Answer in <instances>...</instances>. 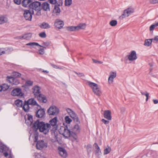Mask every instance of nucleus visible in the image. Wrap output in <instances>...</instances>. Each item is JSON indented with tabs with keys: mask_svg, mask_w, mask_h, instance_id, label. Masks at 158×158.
<instances>
[{
	"mask_svg": "<svg viewBox=\"0 0 158 158\" xmlns=\"http://www.w3.org/2000/svg\"><path fill=\"white\" fill-rule=\"evenodd\" d=\"M134 11V9L133 8L129 7L124 11L123 14L119 17V18L121 19H123L132 14Z\"/></svg>",
	"mask_w": 158,
	"mask_h": 158,
	"instance_id": "obj_4",
	"label": "nucleus"
},
{
	"mask_svg": "<svg viewBox=\"0 0 158 158\" xmlns=\"http://www.w3.org/2000/svg\"><path fill=\"white\" fill-rule=\"evenodd\" d=\"M76 26H70L67 27L66 29L69 31H77Z\"/></svg>",
	"mask_w": 158,
	"mask_h": 158,
	"instance_id": "obj_35",
	"label": "nucleus"
},
{
	"mask_svg": "<svg viewBox=\"0 0 158 158\" xmlns=\"http://www.w3.org/2000/svg\"><path fill=\"white\" fill-rule=\"evenodd\" d=\"M33 127L35 130H39V131L43 134H47L50 129V124L44 122L37 120L33 124Z\"/></svg>",
	"mask_w": 158,
	"mask_h": 158,
	"instance_id": "obj_1",
	"label": "nucleus"
},
{
	"mask_svg": "<svg viewBox=\"0 0 158 158\" xmlns=\"http://www.w3.org/2000/svg\"><path fill=\"white\" fill-rule=\"evenodd\" d=\"M8 19L5 16H1L0 17V23L1 24L7 22Z\"/></svg>",
	"mask_w": 158,
	"mask_h": 158,
	"instance_id": "obj_29",
	"label": "nucleus"
},
{
	"mask_svg": "<svg viewBox=\"0 0 158 158\" xmlns=\"http://www.w3.org/2000/svg\"><path fill=\"white\" fill-rule=\"evenodd\" d=\"M58 152L60 155L63 158L67 157L68 154L65 149L61 147H59L58 148Z\"/></svg>",
	"mask_w": 158,
	"mask_h": 158,
	"instance_id": "obj_10",
	"label": "nucleus"
},
{
	"mask_svg": "<svg viewBox=\"0 0 158 158\" xmlns=\"http://www.w3.org/2000/svg\"><path fill=\"white\" fill-rule=\"evenodd\" d=\"M55 25L57 27L60 28L64 25L63 22L60 20H57L55 23Z\"/></svg>",
	"mask_w": 158,
	"mask_h": 158,
	"instance_id": "obj_21",
	"label": "nucleus"
},
{
	"mask_svg": "<svg viewBox=\"0 0 158 158\" xmlns=\"http://www.w3.org/2000/svg\"><path fill=\"white\" fill-rule=\"evenodd\" d=\"M72 0H65L64 5L67 7L70 6L72 4Z\"/></svg>",
	"mask_w": 158,
	"mask_h": 158,
	"instance_id": "obj_36",
	"label": "nucleus"
},
{
	"mask_svg": "<svg viewBox=\"0 0 158 158\" xmlns=\"http://www.w3.org/2000/svg\"><path fill=\"white\" fill-rule=\"evenodd\" d=\"M59 111L58 108L54 106H52L48 109L47 112L49 115H55L58 114Z\"/></svg>",
	"mask_w": 158,
	"mask_h": 158,
	"instance_id": "obj_5",
	"label": "nucleus"
},
{
	"mask_svg": "<svg viewBox=\"0 0 158 158\" xmlns=\"http://www.w3.org/2000/svg\"><path fill=\"white\" fill-rule=\"evenodd\" d=\"M94 146L95 148V152L96 155L97 156L101 155V152L100 151L99 147L98 146L97 144L95 143L94 144Z\"/></svg>",
	"mask_w": 158,
	"mask_h": 158,
	"instance_id": "obj_22",
	"label": "nucleus"
},
{
	"mask_svg": "<svg viewBox=\"0 0 158 158\" xmlns=\"http://www.w3.org/2000/svg\"><path fill=\"white\" fill-rule=\"evenodd\" d=\"M45 114V111L44 109L39 110L36 113V116L39 118L43 117Z\"/></svg>",
	"mask_w": 158,
	"mask_h": 158,
	"instance_id": "obj_19",
	"label": "nucleus"
},
{
	"mask_svg": "<svg viewBox=\"0 0 158 158\" xmlns=\"http://www.w3.org/2000/svg\"><path fill=\"white\" fill-rule=\"evenodd\" d=\"M33 85V82L31 81H26L25 84L26 86H31Z\"/></svg>",
	"mask_w": 158,
	"mask_h": 158,
	"instance_id": "obj_43",
	"label": "nucleus"
},
{
	"mask_svg": "<svg viewBox=\"0 0 158 158\" xmlns=\"http://www.w3.org/2000/svg\"><path fill=\"white\" fill-rule=\"evenodd\" d=\"M43 98H42V100H41L40 102H43L44 103H45L47 102V100L45 97L44 95Z\"/></svg>",
	"mask_w": 158,
	"mask_h": 158,
	"instance_id": "obj_53",
	"label": "nucleus"
},
{
	"mask_svg": "<svg viewBox=\"0 0 158 158\" xmlns=\"http://www.w3.org/2000/svg\"><path fill=\"white\" fill-rule=\"evenodd\" d=\"M47 144L43 140L38 141L36 143V147L37 149L41 150L44 148L47 147Z\"/></svg>",
	"mask_w": 158,
	"mask_h": 158,
	"instance_id": "obj_9",
	"label": "nucleus"
},
{
	"mask_svg": "<svg viewBox=\"0 0 158 158\" xmlns=\"http://www.w3.org/2000/svg\"><path fill=\"white\" fill-rule=\"evenodd\" d=\"M27 45L30 46L31 47H34L35 46H40L38 43L35 42H31L26 44Z\"/></svg>",
	"mask_w": 158,
	"mask_h": 158,
	"instance_id": "obj_37",
	"label": "nucleus"
},
{
	"mask_svg": "<svg viewBox=\"0 0 158 158\" xmlns=\"http://www.w3.org/2000/svg\"><path fill=\"white\" fill-rule=\"evenodd\" d=\"M152 41V39H147L145 41L144 45L145 46H149L151 45Z\"/></svg>",
	"mask_w": 158,
	"mask_h": 158,
	"instance_id": "obj_32",
	"label": "nucleus"
},
{
	"mask_svg": "<svg viewBox=\"0 0 158 158\" xmlns=\"http://www.w3.org/2000/svg\"><path fill=\"white\" fill-rule=\"evenodd\" d=\"M1 86L2 87V90H6L7 89L9 88V86H8V85L6 84H3V85H1Z\"/></svg>",
	"mask_w": 158,
	"mask_h": 158,
	"instance_id": "obj_44",
	"label": "nucleus"
},
{
	"mask_svg": "<svg viewBox=\"0 0 158 158\" xmlns=\"http://www.w3.org/2000/svg\"><path fill=\"white\" fill-rule=\"evenodd\" d=\"M92 60H93V62L94 63H98V60H95V59H92Z\"/></svg>",
	"mask_w": 158,
	"mask_h": 158,
	"instance_id": "obj_63",
	"label": "nucleus"
},
{
	"mask_svg": "<svg viewBox=\"0 0 158 158\" xmlns=\"http://www.w3.org/2000/svg\"><path fill=\"white\" fill-rule=\"evenodd\" d=\"M31 1L30 0H23L22 2V6L25 7H29L31 4Z\"/></svg>",
	"mask_w": 158,
	"mask_h": 158,
	"instance_id": "obj_25",
	"label": "nucleus"
},
{
	"mask_svg": "<svg viewBox=\"0 0 158 158\" xmlns=\"http://www.w3.org/2000/svg\"><path fill=\"white\" fill-rule=\"evenodd\" d=\"M59 132L65 138H68L70 136L71 132L67 128L62 127L60 128Z\"/></svg>",
	"mask_w": 158,
	"mask_h": 158,
	"instance_id": "obj_6",
	"label": "nucleus"
},
{
	"mask_svg": "<svg viewBox=\"0 0 158 158\" xmlns=\"http://www.w3.org/2000/svg\"><path fill=\"white\" fill-rule=\"evenodd\" d=\"M108 120H106L104 119H102L101 120L102 122L105 125L108 124L110 122Z\"/></svg>",
	"mask_w": 158,
	"mask_h": 158,
	"instance_id": "obj_49",
	"label": "nucleus"
},
{
	"mask_svg": "<svg viewBox=\"0 0 158 158\" xmlns=\"http://www.w3.org/2000/svg\"><path fill=\"white\" fill-rule=\"evenodd\" d=\"M117 21L115 20H112L110 22V24L112 26H115L117 24Z\"/></svg>",
	"mask_w": 158,
	"mask_h": 158,
	"instance_id": "obj_41",
	"label": "nucleus"
},
{
	"mask_svg": "<svg viewBox=\"0 0 158 158\" xmlns=\"http://www.w3.org/2000/svg\"><path fill=\"white\" fill-rule=\"evenodd\" d=\"M49 1L52 4H55L56 2V0H49Z\"/></svg>",
	"mask_w": 158,
	"mask_h": 158,
	"instance_id": "obj_57",
	"label": "nucleus"
},
{
	"mask_svg": "<svg viewBox=\"0 0 158 158\" xmlns=\"http://www.w3.org/2000/svg\"><path fill=\"white\" fill-rule=\"evenodd\" d=\"M60 12V10L59 6L55 5L53 10V15H58Z\"/></svg>",
	"mask_w": 158,
	"mask_h": 158,
	"instance_id": "obj_18",
	"label": "nucleus"
},
{
	"mask_svg": "<svg viewBox=\"0 0 158 158\" xmlns=\"http://www.w3.org/2000/svg\"><path fill=\"white\" fill-rule=\"evenodd\" d=\"M26 102L27 103H28V105H36L38 106L37 103L36 101L35 100L34 98H31L28 100Z\"/></svg>",
	"mask_w": 158,
	"mask_h": 158,
	"instance_id": "obj_24",
	"label": "nucleus"
},
{
	"mask_svg": "<svg viewBox=\"0 0 158 158\" xmlns=\"http://www.w3.org/2000/svg\"><path fill=\"white\" fill-rule=\"evenodd\" d=\"M75 73L77 74L78 75V76L79 77H83L84 76V74L83 73H77L76 72H75Z\"/></svg>",
	"mask_w": 158,
	"mask_h": 158,
	"instance_id": "obj_58",
	"label": "nucleus"
},
{
	"mask_svg": "<svg viewBox=\"0 0 158 158\" xmlns=\"http://www.w3.org/2000/svg\"><path fill=\"white\" fill-rule=\"evenodd\" d=\"M19 83V81L16 78H14L10 77V84L13 85H17Z\"/></svg>",
	"mask_w": 158,
	"mask_h": 158,
	"instance_id": "obj_27",
	"label": "nucleus"
},
{
	"mask_svg": "<svg viewBox=\"0 0 158 158\" xmlns=\"http://www.w3.org/2000/svg\"><path fill=\"white\" fill-rule=\"evenodd\" d=\"M38 52L40 54H43L44 52V49L43 48H41L39 50Z\"/></svg>",
	"mask_w": 158,
	"mask_h": 158,
	"instance_id": "obj_51",
	"label": "nucleus"
},
{
	"mask_svg": "<svg viewBox=\"0 0 158 158\" xmlns=\"http://www.w3.org/2000/svg\"><path fill=\"white\" fill-rule=\"evenodd\" d=\"M25 123L27 125H32L33 123V120L32 115L28 114L25 117Z\"/></svg>",
	"mask_w": 158,
	"mask_h": 158,
	"instance_id": "obj_15",
	"label": "nucleus"
},
{
	"mask_svg": "<svg viewBox=\"0 0 158 158\" xmlns=\"http://www.w3.org/2000/svg\"><path fill=\"white\" fill-rule=\"evenodd\" d=\"M6 50L5 49H0V53L1 54V55L5 54L6 53Z\"/></svg>",
	"mask_w": 158,
	"mask_h": 158,
	"instance_id": "obj_54",
	"label": "nucleus"
},
{
	"mask_svg": "<svg viewBox=\"0 0 158 158\" xmlns=\"http://www.w3.org/2000/svg\"><path fill=\"white\" fill-rule=\"evenodd\" d=\"M24 18L26 20H31L32 18V14L29 10H25L24 13Z\"/></svg>",
	"mask_w": 158,
	"mask_h": 158,
	"instance_id": "obj_14",
	"label": "nucleus"
},
{
	"mask_svg": "<svg viewBox=\"0 0 158 158\" xmlns=\"http://www.w3.org/2000/svg\"><path fill=\"white\" fill-rule=\"evenodd\" d=\"M21 75V74L20 73H19L18 72H14L12 73L11 76H10V77H11L17 78L18 77H20Z\"/></svg>",
	"mask_w": 158,
	"mask_h": 158,
	"instance_id": "obj_33",
	"label": "nucleus"
},
{
	"mask_svg": "<svg viewBox=\"0 0 158 158\" xmlns=\"http://www.w3.org/2000/svg\"><path fill=\"white\" fill-rule=\"evenodd\" d=\"M148 1L152 4H155L158 3V0H148Z\"/></svg>",
	"mask_w": 158,
	"mask_h": 158,
	"instance_id": "obj_48",
	"label": "nucleus"
},
{
	"mask_svg": "<svg viewBox=\"0 0 158 158\" xmlns=\"http://www.w3.org/2000/svg\"><path fill=\"white\" fill-rule=\"evenodd\" d=\"M128 59L130 61H133L137 59V56L136 52L134 51H132L131 53L128 56Z\"/></svg>",
	"mask_w": 158,
	"mask_h": 158,
	"instance_id": "obj_13",
	"label": "nucleus"
},
{
	"mask_svg": "<svg viewBox=\"0 0 158 158\" xmlns=\"http://www.w3.org/2000/svg\"><path fill=\"white\" fill-rule=\"evenodd\" d=\"M43 95L40 94L38 96H37L35 97L37 98V99L39 101L41 102L42 98H43Z\"/></svg>",
	"mask_w": 158,
	"mask_h": 158,
	"instance_id": "obj_45",
	"label": "nucleus"
},
{
	"mask_svg": "<svg viewBox=\"0 0 158 158\" xmlns=\"http://www.w3.org/2000/svg\"><path fill=\"white\" fill-rule=\"evenodd\" d=\"M153 41L158 42V36H155L153 39H152Z\"/></svg>",
	"mask_w": 158,
	"mask_h": 158,
	"instance_id": "obj_56",
	"label": "nucleus"
},
{
	"mask_svg": "<svg viewBox=\"0 0 158 158\" xmlns=\"http://www.w3.org/2000/svg\"><path fill=\"white\" fill-rule=\"evenodd\" d=\"M73 132L76 134L79 133L81 130V128L80 126L78 124H75L72 129Z\"/></svg>",
	"mask_w": 158,
	"mask_h": 158,
	"instance_id": "obj_20",
	"label": "nucleus"
},
{
	"mask_svg": "<svg viewBox=\"0 0 158 158\" xmlns=\"http://www.w3.org/2000/svg\"><path fill=\"white\" fill-rule=\"evenodd\" d=\"M104 117L109 120L111 119V112L110 110H105L104 112Z\"/></svg>",
	"mask_w": 158,
	"mask_h": 158,
	"instance_id": "obj_17",
	"label": "nucleus"
},
{
	"mask_svg": "<svg viewBox=\"0 0 158 158\" xmlns=\"http://www.w3.org/2000/svg\"><path fill=\"white\" fill-rule=\"evenodd\" d=\"M42 8L45 11H49L50 7L49 4L46 2H44L42 4Z\"/></svg>",
	"mask_w": 158,
	"mask_h": 158,
	"instance_id": "obj_28",
	"label": "nucleus"
},
{
	"mask_svg": "<svg viewBox=\"0 0 158 158\" xmlns=\"http://www.w3.org/2000/svg\"><path fill=\"white\" fill-rule=\"evenodd\" d=\"M40 88L38 85H35L33 88V93L35 97L40 94Z\"/></svg>",
	"mask_w": 158,
	"mask_h": 158,
	"instance_id": "obj_16",
	"label": "nucleus"
},
{
	"mask_svg": "<svg viewBox=\"0 0 158 158\" xmlns=\"http://www.w3.org/2000/svg\"><path fill=\"white\" fill-rule=\"evenodd\" d=\"M57 121V118L55 117L49 122V124L50 125V129L52 128L51 134L53 138L51 139V141L53 143L58 142V140L56 126Z\"/></svg>",
	"mask_w": 158,
	"mask_h": 158,
	"instance_id": "obj_2",
	"label": "nucleus"
},
{
	"mask_svg": "<svg viewBox=\"0 0 158 158\" xmlns=\"http://www.w3.org/2000/svg\"><path fill=\"white\" fill-rule=\"evenodd\" d=\"M86 25L85 23H80L76 26L77 31L81 29H84L86 27Z\"/></svg>",
	"mask_w": 158,
	"mask_h": 158,
	"instance_id": "obj_23",
	"label": "nucleus"
},
{
	"mask_svg": "<svg viewBox=\"0 0 158 158\" xmlns=\"http://www.w3.org/2000/svg\"><path fill=\"white\" fill-rule=\"evenodd\" d=\"M39 36L42 38H45L46 36V35L44 32H43L40 33L39 34Z\"/></svg>",
	"mask_w": 158,
	"mask_h": 158,
	"instance_id": "obj_50",
	"label": "nucleus"
},
{
	"mask_svg": "<svg viewBox=\"0 0 158 158\" xmlns=\"http://www.w3.org/2000/svg\"><path fill=\"white\" fill-rule=\"evenodd\" d=\"M39 26L42 29H48L50 27L48 23L45 22H43L40 24Z\"/></svg>",
	"mask_w": 158,
	"mask_h": 158,
	"instance_id": "obj_26",
	"label": "nucleus"
},
{
	"mask_svg": "<svg viewBox=\"0 0 158 158\" xmlns=\"http://www.w3.org/2000/svg\"><path fill=\"white\" fill-rule=\"evenodd\" d=\"M145 96L146 98H148L149 93L147 91L145 92Z\"/></svg>",
	"mask_w": 158,
	"mask_h": 158,
	"instance_id": "obj_62",
	"label": "nucleus"
},
{
	"mask_svg": "<svg viewBox=\"0 0 158 158\" xmlns=\"http://www.w3.org/2000/svg\"><path fill=\"white\" fill-rule=\"evenodd\" d=\"M51 66L54 68L56 69H60L59 67L57 66L56 65L54 64H51Z\"/></svg>",
	"mask_w": 158,
	"mask_h": 158,
	"instance_id": "obj_59",
	"label": "nucleus"
},
{
	"mask_svg": "<svg viewBox=\"0 0 158 158\" xmlns=\"http://www.w3.org/2000/svg\"><path fill=\"white\" fill-rule=\"evenodd\" d=\"M153 101L154 104H157L158 103V100L157 99H153Z\"/></svg>",
	"mask_w": 158,
	"mask_h": 158,
	"instance_id": "obj_61",
	"label": "nucleus"
},
{
	"mask_svg": "<svg viewBox=\"0 0 158 158\" xmlns=\"http://www.w3.org/2000/svg\"><path fill=\"white\" fill-rule=\"evenodd\" d=\"M157 26H158V25H157V23L155 24L151 25L150 27V30L151 31L153 30Z\"/></svg>",
	"mask_w": 158,
	"mask_h": 158,
	"instance_id": "obj_46",
	"label": "nucleus"
},
{
	"mask_svg": "<svg viewBox=\"0 0 158 158\" xmlns=\"http://www.w3.org/2000/svg\"><path fill=\"white\" fill-rule=\"evenodd\" d=\"M111 150V148L110 147L105 149L104 151V154L106 155L109 153Z\"/></svg>",
	"mask_w": 158,
	"mask_h": 158,
	"instance_id": "obj_42",
	"label": "nucleus"
},
{
	"mask_svg": "<svg viewBox=\"0 0 158 158\" xmlns=\"http://www.w3.org/2000/svg\"><path fill=\"white\" fill-rule=\"evenodd\" d=\"M43 98H42V100H41L40 102H43L44 103H45L47 102V100L45 97L44 95Z\"/></svg>",
	"mask_w": 158,
	"mask_h": 158,
	"instance_id": "obj_52",
	"label": "nucleus"
},
{
	"mask_svg": "<svg viewBox=\"0 0 158 158\" xmlns=\"http://www.w3.org/2000/svg\"><path fill=\"white\" fill-rule=\"evenodd\" d=\"M0 152H2L4 156L6 157L9 155L10 151L6 146H3L0 147Z\"/></svg>",
	"mask_w": 158,
	"mask_h": 158,
	"instance_id": "obj_12",
	"label": "nucleus"
},
{
	"mask_svg": "<svg viewBox=\"0 0 158 158\" xmlns=\"http://www.w3.org/2000/svg\"><path fill=\"white\" fill-rule=\"evenodd\" d=\"M15 104L18 107H22L23 105V102L22 100L17 99L15 102Z\"/></svg>",
	"mask_w": 158,
	"mask_h": 158,
	"instance_id": "obj_31",
	"label": "nucleus"
},
{
	"mask_svg": "<svg viewBox=\"0 0 158 158\" xmlns=\"http://www.w3.org/2000/svg\"><path fill=\"white\" fill-rule=\"evenodd\" d=\"M71 137H72L73 139H72L73 141H76L77 140V136L76 133H71Z\"/></svg>",
	"mask_w": 158,
	"mask_h": 158,
	"instance_id": "obj_39",
	"label": "nucleus"
},
{
	"mask_svg": "<svg viewBox=\"0 0 158 158\" xmlns=\"http://www.w3.org/2000/svg\"><path fill=\"white\" fill-rule=\"evenodd\" d=\"M116 76V72L115 71L112 72L110 73L109 77L112 78H114Z\"/></svg>",
	"mask_w": 158,
	"mask_h": 158,
	"instance_id": "obj_40",
	"label": "nucleus"
},
{
	"mask_svg": "<svg viewBox=\"0 0 158 158\" xmlns=\"http://www.w3.org/2000/svg\"><path fill=\"white\" fill-rule=\"evenodd\" d=\"M11 94L13 96H17L19 97H23L24 94L20 88H16L13 89L11 92Z\"/></svg>",
	"mask_w": 158,
	"mask_h": 158,
	"instance_id": "obj_8",
	"label": "nucleus"
},
{
	"mask_svg": "<svg viewBox=\"0 0 158 158\" xmlns=\"http://www.w3.org/2000/svg\"><path fill=\"white\" fill-rule=\"evenodd\" d=\"M31 33H28L23 35V39L29 40L30 39L31 37Z\"/></svg>",
	"mask_w": 158,
	"mask_h": 158,
	"instance_id": "obj_34",
	"label": "nucleus"
},
{
	"mask_svg": "<svg viewBox=\"0 0 158 158\" xmlns=\"http://www.w3.org/2000/svg\"><path fill=\"white\" fill-rule=\"evenodd\" d=\"M16 38L17 39H23V35L18 36L16 37Z\"/></svg>",
	"mask_w": 158,
	"mask_h": 158,
	"instance_id": "obj_60",
	"label": "nucleus"
},
{
	"mask_svg": "<svg viewBox=\"0 0 158 158\" xmlns=\"http://www.w3.org/2000/svg\"><path fill=\"white\" fill-rule=\"evenodd\" d=\"M64 120L66 123L69 124L72 122V119L68 116H66L64 118Z\"/></svg>",
	"mask_w": 158,
	"mask_h": 158,
	"instance_id": "obj_38",
	"label": "nucleus"
},
{
	"mask_svg": "<svg viewBox=\"0 0 158 158\" xmlns=\"http://www.w3.org/2000/svg\"><path fill=\"white\" fill-rule=\"evenodd\" d=\"M88 84L92 89L95 94L98 96H100L101 95L102 92L100 87L98 85L90 81L88 82Z\"/></svg>",
	"mask_w": 158,
	"mask_h": 158,
	"instance_id": "obj_3",
	"label": "nucleus"
},
{
	"mask_svg": "<svg viewBox=\"0 0 158 158\" xmlns=\"http://www.w3.org/2000/svg\"><path fill=\"white\" fill-rule=\"evenodd\" d=\"M37 139H38V136H35L34 141H36L37 140Z\"/></svg>",
	"mask_w": 158,
	"mask_h": 158,
	"instance_id": "obj_64",
	"label": "nucleus"
},
{
	"mask_svg": "<svg viewBox=\"0 0 158 158\" xmlns=\"http://www.w3.org/2000/svg\"><path fill=\"white\" fill-rule=\"evenodd\" d=\"M66 110L70 115V117L73 119L76 122H78L79 121V120L77 115L73 111L68 108L66 109Z\"/></svg>",
	"mask_w": 158,
	"mask_h": 158,
	"instance_id": "obj_7",
	"label": "nucleus"
},
{
	"mask_svg": "<svg viewBox=\"0 0 158 158\" xmlns=\"http://www.w3.org/2000/svg\"><path fill=\"white\" fill-rule=\"evenodd\" d=\"M40 3L38 2H34L31 3L30 6V8H32L33 10H38L40 11Z\"/></svg>",
	"mask_w": 158,
	"mask_h": 158,
	"instance_id": "obj_11",
	"label": "nucleus"
},
{
	"mask_svg": "<svg viewBox=\"0 0 158 158\" xmlns=\"http://www.w3.org/2000/svg\"><path fill=\"white\" fill-rule=\"evenodd\" d=\"M14 2L18 5L20 4L21 2V0H14Z\"/></svg>",
	"mask_w": 158,
	"mask_h": 158,
	"instance_id": "obj_55",
	"label": "nucleus"
},
{
	"mask_svg": "<svg viewBox=\"0 0 158 158\" xmlns=\"http://www.w3.org/2000/svg\"><path fill=\"white\" fill-rule=\"evenodd\" d=\"M114 79V78L109 77L108 78V83L109 85H111L113 83Z\"/></svg>",
	"mask_w": 158,
	"mask_h": 158,
	"instance_id": "obj_47",
	"label": "nucleus"
},
{
	"mask_svg": "<svg viewBox=\"0 0 158 158\" xmlns=\"http://www.w3.org/2000/svg\"><path fill=\"white\" fill-rule=\"evenodd\" d=\"M23 110L25 112H28L29 110V106L28 104L26 102V101H25L24 105L23 107Z\"/></svg>",
	"mask_w": 158,
	"mask_h": 158,
	"instance_id": "obj_30",
	"label": "nucleus"
}]
</instances>
